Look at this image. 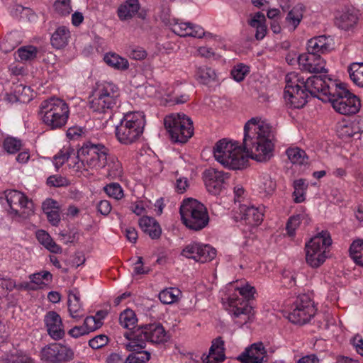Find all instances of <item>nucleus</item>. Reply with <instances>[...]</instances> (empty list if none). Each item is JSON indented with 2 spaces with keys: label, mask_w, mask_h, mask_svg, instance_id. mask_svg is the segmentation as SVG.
I'll list each match as a JSON object with an SVG mask.
<instances>
[{
  "label": "nucleus",
  "mask_w": 363,
  "mask_h": 363,
  "mask_svg": "<svg viewBox=\"0 0 363 363\" xmlns=\"http://www.w3.org/2000/svg\"><path fill=\"white\" fill-rule=\"evenodd\" d=\"M272 127L257 118L249 120L244 127L242 146L236 141L222 139L213 147L217 162L230 169H242L247 167L249 157L257 162H267L274 155Z\"/></svg>",
  "instance_id": "nucleus-1"
},
{
  "label": "nucleus",
  "mask_w": 363,
  "mask_h": 363,
  "mask_svg": "<svg viewBox=\"0 0 363 363\" xmlns=\"http://www.w3.org/2000/svg\"><path fill=\"white\" fill-rule=\"evenodd\" d=\"M108 149L101 144L86 143L77 152V155L72 159L69 166L76 172L84 173L98 171L106 167Z\"/></svg>",
  "instance_id": "nucleus-2"
},
{
  "label": "nucleus",
  "mask_w": 363,
  "mask_h": 363,
  "mask_svg": "<svg viewBox=\"0 0 363 363\" xmlns=\"http://www.w3.org/2000/svg\"><path fill=\"white\" fill-rule=\"evenodd\" d=\"M69 106L63 99L50 97L39 106V117L45 126L52 130L64 128L69 118Z\"/></svg>",
  "instance_id": "nucleus-3"
},
{
  "label": "nucleus",
  "mask_w": 363,
  "mask_h": 363,
  "mask_svg": "<svg viewBox=\"0 0 363 363\" xmlns=\"http://www.w3.org/2000/svg\"><path fill=\"white\" fill-rule=\"evenodd\" d=\"M145 125V118L142 112L125 113L116 126L115 135L122 145L135 143L142 136Z\"/></svg>",
  "instance_id": "nucleus-4"
},
{
  "label": "nucleus",
  "mask_w": 363,
  "mask_h": 363,
  "mask_svg": "<svg viewBox=\"0 0 363 363\" xmlns=\"http://www.w3.org/2000/svg\"><path fill=\"white\" fill-rule=\"evenodd\" d=\"M121 90L111 82L97 84L89 101L90 108L98 113H106L113 110L120 103Z\"/></svg>",
  "instance_id": "nucleus-5"
},
{
  "label": "nucleus",
  "mask_w": 363,
  "mask_h": 363,
  "mask_svg": "<svg viewBox=\"0 0 363 363\" xmlns=\"http://www.w3.org/2000/svg\"><path fill=\"white\" fill-rule=\"evenodd\" d=\"M125 337L129 340V342L125 344V347L130 351H138L145 348L147 341L161 344L169 339L166 330L160 323L145 325L138 329L132 335L131 338L128 333L125 334Z\"/></svg>",
  "instance_id": "nucleus-6"
},
{
  "label": "nucleus",
  "mask_w": 363,
  "mask_h": 363,
  "mask_svg": "<svg viewBox=\"0 0 363 363\" xmlns=\"http://www.w3.org/2000/svg\"><path fill=\"white\" fill-rule=\"evenodd\" d=\"M182 223L188 228L199 231L209 223V216L206 206L194 199H184L180 206Z\"/></svg>",
  "instance_id": "nucleus-7"
},
{
  "label": "nucleus",
  "mask_w": 363,
  "mask_h": 363,
  "mask_svg": "<svg viewBox=\"0 0 363 363\" xmlns=\"http://www.w3.org/2000/svg\"><path fill=\"white\" fill-rule=\"evenodd\" d=\"M329 89L331 97L327 102L331 103L336 112L342 115H352L359 111L360 101L346 89L344 84H331Z\"/></svg>",
  "instance_id": "nucleus-8"
},
{
  "label": "nucleus",
  "mask_w": 363,
  "mask_h": 363,
  "mask_svg": "<svg viewBox=\"0 0 363 363\" xmlns=\"http://www.w3.org/2000/svg\"><path fill=\"white\" fill-rule=\"evenodd\" d=\"M332 244L330 235L322 231L311 238L305 245L306 263L313 268H318L326 260L327 250Z\"/></svg>",
  "instance_id": "nucleus-9"
},
{
  "label": "nucleus",
  "mask_w": 363,
  "mask_h": 363,
  "mask_svg": "<svg viewBox=\"0 0 363 363\" xmlns=\"http://www.w3.org/2000/svg\"><path fill=\"white\" fill-rule=\"evenodd\" d=\"M164 127L175 143H186L194 134L192 121L182 113H172L164 120Z\"/></svg>",
  "instance_id": "nucleus-10"
},
{
  "label": "nucleus",
  "mask_w": 363,
  "mask_h": 363,
  "mask_svg": "<svg viewBox=\"0 0 363 363\" xmlns=\"http://www.w3.org/2000/svg\"><path fill=\"white\" fill-rule=\"evenodd\" d=\"M284 99L292 108H301L307 103L308 91L304 88V79L296 72L286 76Z\"/></svg>",
  "instance_id": "nucleus-11"
},
{
  "label": "nucleus",
  "mask_w": 363,
  "mask_h": 363,
  "mask_svg": "<svg viewBox=\"0 0 363 363\" xmlns=\"http://www.w3.org/2000/svg\"><path fill=\"white\" fill-rule=\"evenodd\" d=\"M235 289L242 298H240L237 294H233L228 298L230 313L236 318H242L243 323H247L253 314L247 300L253 296L255 289L249 284L238 286Z\"/></svg>",
  "instance_id": "nucleus-12"
},
{
  "label": "nucleus",
  "mask_w": 363,
  "mask_h": 363,
  "mask_svg": "<svg viewBox=\"0 0 363 363\" xmlns=\"http://www.w3.org/2000/svg\"><path fill=\"white\" fill-rule=\"evenodd\" d=\"M315 311L316 309L311 298L307 295H301L294 302L288 318L293 323L303 325L314 316Z\"/></svg>",
  "instance_id": "nucleus-13"
},
{
  "label": "nucleus",
  "mask_w": 363,
  "mask_h": 363,
  "mask_svg": "<svg viewBox=\"0 0 363 363\" xmlns=\"http://www.w3.org/2000/svg\"><path fill=\"white\" fill-rule=\"evenodd\" d=\"M6 198L10 207L11 213L22 218H27L33 213V203L22 192L10 190L6 192Z\"/></svg>",
  "instance_id": "nucleus-14"
},
{
  "label": "nucleus",
  "mask_w": 363,
  "mask_h": 363,
  "mask_svg": "<svg viewBox=\"0 0 363 363\" xmlns=\"http://www.w3.org/2000/svg\"><path fill=\"white\" fill-rule=\"evenodd\" d=\"M336 81L329 77L312 76L308 77L306 81L304 80V88L308 90L311 95L315 96L324 102H327L331 97L330 87L331 84L337 85Z\"/></svg>",
  "instance_id": "nucleus-15"
},
{
  "label": "nucleus",
  "mask_w": 363,
  "mask_h": 363,
  "mask_svg": "<svg viewBox=\"0 0 363 363\" xmlns=\"http://www.w3.org/2000/svg\"><path fill=\"white\" fill-rule=\"evenodd\" d=\"M74 357L73 350L67 345L52 343L44 347L40 352L41 360L46 363H62Z\"/></svg>",
  "instance_id": "nucleus-16"
},
{
  "label": "nucleus",
  "mask_w": 363,
  "mask_h": 363,
  "mask_svg": "<svg viewBox=\"0 0 363 363\" xmlns=\"http://www.w3.org/2000/svg\"><path fill=\"white\" fill-rule=\"evenodd\" d=\"M181 255L188 259L204 263L214 259L216 251L209 245L192 242L183 248Z\"/></svg>",
  "instance_id": "nucleus-17"
},
{
  "label": "nucleus",
  "mask_w": 363,
  "mask_h": 363,
  "mask_svg": "<svg viewBox=\"0 0 363 363\" xmlns=\"http://www.w3.org/2000/svg\"><path fill=\"white\" fill-rule=\"evenodd\" d=\"M228 178L227 173L213 168L208 169L203 173V181L207 191L214 195L220 194Z\"/></svg>",
  "instance_id": "nucleus-18"
},
{
  "label": "nucleus",
  "mask_w": 363,
  "mask_h": 363,
  "mask_svg": "<svg viewBox=\"0 0 363 363\" xmlns=\"http://www.w3.org/2000/svg\"><path fill=\"white\" fill-rule=\"evenodd\" d=\"M298 65L301 70L309 73H327L326 62L319 55L307 52L298 57Z\"/></svg>",
  "instance_id": "nucleus-19"
},
{
  "label": "nucleus",
  "mask_w": 363,
  "mask_h": 363,
  "mask_svg": "<svg viewBox=\"0 0 363 363\" xmlns=\"http://www.w3.org/2000/svg\"><path fill=\"white\" fill-rule=\"evenodd\" d=\"M241 363H264L267 362V350L261 342L252 344L238 357Z\"/></svg>",
  "instance_id": "nucleus-20"
},
{
  "label": "nucleus",
  "mask_w": 363,
  "mask_h": 363,
  "mask_svg": "<svg viewBox=\"0 0 363 363\" xmlns=\"http://www.w3.org/2000/svg\"><path fill=\"white\" fill-rule=\"evenodd\" d=\"M48 334L55 340L62 339L65 335L62 320L55 311L46 313L43 319Z\"/></svg>",
  "instance_id": "nucleus-21"
},
{
  "label": "nucleus",
  "mask_w": 363,
  "mask_h": 363,
  "mask_svg": "<svg viewBox=\"0 0 363 363\" xmlns=\"http://www.w3.org/2000/svg\"><path fill=\"white\" fill-rule=\"evenodd\" d=\"M172 30L181 37L191 36L201 38L205 35L203 28L196 24L176 20L171 26Z\"/></svg>",
  "instance_id": "nucleus-22"
},
{
  "label": "nucleus",
  "mask_w": 363,
  "mask_h": 363,
  "mask_svg": "<svg viewBox=\"0 0 363 363\" xmlns=\"http://www.w3.org/2000/svg\"><path fill=\"white\" fill-rule=\"evenodd\" d=\"M240 219L250 225H259L264 216V208L255 206L240 205L239 208Z\"/></svg>",
  "instance_id": "nucleus-23"
},
{
  "label": "nucleus",
  "mask_w": 363,
  "mask_h": 363,
  "mask_svg": "<svg viewBox=\"0 0 363 363\" xmlns=\"http://www.w3.org/2000/svg\"><path fill=\"white\" fill-rule=\"evenodd\" d=\"M333 40L325 35L311 38L307 43L308 52L314 55L325 54L333 49Z\"/></svg>",
  "instance_id": "nucleus-24"
},
{
  "label": "nucleus",
  "mask_w": 363,
  "mask_h": 363,
  "mask_svg": "<svg viewBox=\"0 0 363 363\" xmlns=\"http://www.w3.org/2000/svg\"><path fill=\"white\" fill-rule=\"evenodd\" d=\"M225 359L224 341L220 337L212 342L208 354L203 356V363H220Z\"/></svg>",
  "instance_id": "nucleus-25"
},
{
  "label": "nucleus",
  "mask_w": 363,
  "mask_h": 363,
  "mask_svg": "<svg viewBox=\"0 0 363 363\" xmlns=\"http://www.w3.org/2000/svg\"><path fill=\"white\" fill-rule=\"evenodd\" d=\"M68 311L69 315L77 320L83 317L82 303L80 301V294L77 289L74 288L68 291Z\"/></svg>",
  "instance_id": "nucleus-26"
},
{
  "label": "nucleus",
  "mask_w": 363,
  "mask_h": 363,
  "mask_svg": "<svg viewBox=\"0 0 363 363\" xmlns=\"http://www.w3.org/2000/svg\"><path fill=\"white\" fill-rule=\"evenodd\" d=\"M139 225L144 233L152 239H157L162 233L159 223L153 218L144 216L139 220Z\"/></svg>",
  "instance_id": "nucleus-27"
},
{
  "label": "nucleus",
  "mask_w": 363,
  "mask_h": 363,
  "mask_svg": "<svg viewBox=\"0 0 363 363\" xmlns=\"http://www.w3.org/2000/svg\"><path fill=\"white\" fill-rule=\"evenodd\" d=\"M303 14V9L301 5H296L293 7L287 13L285 18V27L289 31H294L300 24Z\"/></svg>",
  "instance_id": "nucleus-28"
},
{
  "label": "nucleus",
  "mask_w": 363,
  "mask_h": 363,
  "mask_svg": "<svg viewBox=\"0 0 363 363\" xmlns=\"http://www.w3.org/2000/svg\"><path fill=\"white\" fill-rule=\"evenodd\" d=\"M70 32L69 29L65 26H60L51 36V45L56 49L63 48L68 44Z\"/></svg>",
  "instance_id": "nucleus-29"
},
{
  "label": "nucleus",
  "mask_w": 363,
  "mask_h": 363,
  "mask_svg": "<svg viewBox=\"0 0 363 363\" xmlns=\"http://www.w3.org/2000/svg\"><path fill=\"white\" fill-rule=\"evenodd\" d=\"M265 16L261 12H257L249 20V25L256 30L255 38L262 40L266 35L267 26Z\"/></svg>",
  "instance_id": "nucleus-30"
},
{
  "label": "nucleus",
  "mask_w": 363,
  "mask_h": 363,
  "mask_svg": "<svg viewBox=\"0 0 363 363\" xmlns=\"http://www.w3.org/2000/svg\"><path fill=\"white\" fill-rule=\"evenodd\" d=\"M140 9L138 0H127L118 9V17L121 20H127L133 17Z\"/></svg>",
  "instance_id": "nucleus-31"
},
{
  "label": "nucleus",
  "mask_w": 363,
  "mask_h": 363,
  "mask_svg": "<svg viewBox=\"0 0 363 363\" xmlns=\"http://www.w3.org/2000/svg\"><path fill=\"white\" fill-rule=\"evenodd\" d=\"M259 193L264 197L273 194L276 189V182L267 174H263L259 177L258 182Z\"/></svg>",
  "instance_id": "nucleus-32"
},
{
  "label": "nucleus",
  "mask_w": 363,
  "mask_h": 363,
  "mask_svg": "<svg viewBox=\"0 0 363 363\" xmlns=\"http://www.w3.org/2000/svg\"><path fill=\"white\" fill-rule=\"evenodd\" d=\"M104 60L108 66L118 70H126L129 67L128 60L115 52L106 53Z\"/></svg>",
  "instance_id": "nucleus-33"
},
{
  "label": "nucleus",
  "mask_w": 363,
  "mask_h": 363,
  "mask_svg": "<svg viewBox=\"0 0 363 363\" xmlns=\"http://www.w3.org/2000/svg\"><path fill=\"white\" fill-rule=\"evenodd\" d=\"M196 80L203 84H209L217 79V74L214 69L206 66L197 67L195 72Z\"/></svg>",
  "instance_id": "nucleus-34"
},
{
  "label": "nucleus",
  "mask_w": 363,
  "mask_h": 363,
  "mask_svg": "<svg viewBox=\"0 0 363 363\" xmlns=\"http://www.w3.org/2000/svg\"><path fill=\"white\" fill-rule=\"evenodd\" d=\"M36 238L38 242L50 252L55 254L62 252V247L53 241L50 235L45 230L37 231Z\"/></svg>",
  "instance_id": "nucleus-35"
},
{
  "label": "nucleus",
  "mask_w": 363,
  "mask_h": 363,
  "mask_svg": "<svg viewBox=\"0 0 363 363\" xmlns=\"http://www.w3.org/2000/svg\"><path fill=\"white\" fill-rule=\"evenodd\" d=\"M357 21V17L353 12L347 11L336 17V24L342 29L348 30L354 26Z\"/></svg>",
  "instance_id": "nucleus-36"
},
{
  "label": "nucleus",
  "mask_w": 363,
  "mask_h": 363,
  "mask_svg": "<svg viewBox=\"0 0 363 363\" xmlns=\"http://www.w3.org/2000/svg\"><path fill=\"white\" fill-rule=\"evenodd\" d=\"M29 279L31 284L36 285V289H43L52 281V275L48 271H42L30 274Z\"/></svg>",
  "instance_id": "nucleus-37"
},
{
  "label": "nucleus",
  "mask_w": 363,
  "mask_h": 363,
  "mask_svg": "<svg viewBox=\"0 0 363 363\" xmlns=\"http://www.w3.org/2000/svg\"><path fill=\"white\" fill-rule=\"evenodd\" d=\"M337 132L340 138H350L359 133L357 124L342 121L337 124Z\"/></svg>",
  "instance_id": "nucleus-38"
},
{
  "label": "nucleus",
  "mask_w": 363,
  "mask_h": 363,
  "mask_svg": "<svg viewBox=\"0 0 363 363\" xmlns=\"http://www.w3.org/2000/svg\"><path fill=\"white\" fill-rule=\"evenodd\" d=\"M181 294L177 288H168L160 291L159 299L164 304H172L179 301Z\"/></svg>",
  "instance_id": "nucleus-39"
},
{
  "label": "nucleus",
  "mask_w": 363,
  "mask_h": 363,
  "mask_svg": "<svg viewBox=\"0 0 363 363\" xmlns=\"http://www.w3.org/2000/svg\"><path fill=\"white\" fill-rule=\"evenodd\" d=\"M137 321L136 315L131 309H125L120 314L119 323L124 328L129 330L134 328Z\"/></svg>",
  "instance_id": "nucleus-40"
},
{
  "label": "nucleus",
  "mask_w": 363,
  "mask_h": 363,
  "mask_svg": "<svg viewBox=\"0 0 363 363\" xmlns=\"http://www.w3.org/2000/svg\"><path fill=\"white\" fill-rule=\"evenodd\" d=\"M108 177L112 179L121 177L123 174V168L121 162L115 157H107L106 164Z\"/></svg>",
  "instance_id": "nucleus-41"
},
{
  "label": "nucleus",
  "mask_w": 363,
  "mask_h": 363,
  "mask_svg": "<svg viewBox=\"0 0 363 363\" xmlns=\"http://www.w3.org/2000/svg\"><path fill=\"white\" fill-rule=\"evenodd\" d=\"M286 153L293 164H303L307 162L308 157L305 151L298 147L288 148Z\"/></svg>",
  "instance_id": "nucleus-42"
},
{
  "label": "nucleus",
  "mask_w": 363,
  "mask_h": 363,
  "mask_svg": "<svg viewBox=\"0 0 363 363\" xmlns=\"http://www.w3.org/2000/svg\"><path fill=\"white\" fill-rule=\"evenodd\" d=\"M1 363H34L26 354L17 351L6 354L1 358Z\"/></svg>",
  "instance_id": "nucleus-43"
},
{
  "label": "nucleus",
  "mask_w": 363,
  "mask_h": 363,
  "mask_svg": "<svg viewBox=\"0 0 363 363\" xmlns=\"http://www.w3.org/2000/svg\"><path fill=\"white\" fill-rule=\"evenodd\" d=\"M350 77L359 86L363 87V63H353L348 68Z\"/></svg>",
  "instance_id": "nucleus-44"
},
{
  "label": "nucleus",
  "mask_w": 363,
  "mask_h": 363,
  "mask_svg": "<svg viewBox=\"0 0 363 363\" xmlns=\"http://www.w3.org/2000/svg\"><path fill=\"white\" fill-rule=\"evenodd\" d=\"M351 258L358 265L363 267V240H357L350 247Z\"/></svg>",
  "instance_id": "nucleus-45"
},
{
  "label": "nucleus",
  "mask_w": 363,
  "mask_h": 363,
  "mask_svg": "<svg viewBox=\"0 0 363 363\" xmlns=\"http://www.w3.org/2000/svg\"><path fill=\"white\" fill-rule=\"evenodd\" d=\"M307 188V185L305 184V181L303 179H298L294 181V201L296 203H301L303 202L306 197V190Z\"/></svg>",
  "instance_id": "nucleus-46"
},
{
  "label": "nucleus",
  "mask_w": 363,
  "mask_h": 363,
  "mask_svg": "<svg viewBox=\"0 0 363 363\" xmlns=\"http://www.w3.org/2000/svg\"><path fill=\"white\" fill-rule=\"evenodd\" d=\"M306 218V216L305 214H298L291 216L286 226L288 235L294 236L296 233V230L299 227L301 221Z\"/></svg>",
  "instance_id": "nucleus-47"
},
{
  "label": "nucleus",
  "mask_w": 363,
  "mask_h": 363,
  "mask_svg": "<svg viewBox=\"0 0 363 363\" xmlns=\"http://www.w3.org/2000/svg\"><path fill=\"white\" fill-rule=\"evenodd\" d=\"M104 191L109 197L120 200L124 196L123 190L118 183H110L104 187Z\"/></svg>",
  "instance_id": "nucleus-48"
},
{
  "label": "nucleus",
  "mask_w": 363,
  "mask_h": 363,
  "mask_svg": "<svg viewBox=\"0 0 363 363\" xmlns=\"http://www.w3.org/2000/svg\"><path fill=\"white\" fill-rule=\"evenodd\" d=\"M18 58L21 61L32 60L37 56V48L34 46H24L17 51Z\"/></svg>",
  "instance_id": "nucleus-49"
},
{
  "label": "nucleus",
  "mask_w": 363,
  "mask_h": 363,
  "mask_svg": "<svg viewBox=\"0 0 363 363\" xmlns=\"http://www.w3.org/2000/svg\"><path fill=\"white\" fill-rule=\"evenodd\" d=\"M150 358V354L147 351H138L128 355L125 363H146Z\"/></svg>",
  "instance_id": "nucleus-50"
},
{
  "label": "nucleus",
  "mask_w": 363,
  "mask_h": 363,
  "mask_svg": "<svg viewBox=\"0 0 363 363\" xmlns=\"http://www.w3.org/2000/svg\"><path fill=\"white\" fill-rule=\"evenodd\" d=\"M72 152L70 148H63L53 157L52 162L56 169H58L68 160Z\"/></svg>",
  "instance_id": "nucleus-51"
},
{
  "label": "nucleus",
  "mask_w": 363,
  "mask_h": 363,
  "mask_svg": "<svg viewBox=\"0 0 363 363\" xmlns=\"http://www.w3.org/2000/svg\"><path fill=\"white\" fill-rule=\"evenodd\" d=\"M4 150L9 154L17 152L21 147V141L13 137H7L3 143Z\"/></svg>",
  "instance_id": "nucleus-52"
},
{
  "label": "nucleus",
  "mask_w": 363,
  "mask_h": 363,
  "mask_svg": "<svg viewBox=\"0 0 363 363\" xmlns=\"http://www.w3.org/2000/svg\"><path fill=\"white\" fill-rule=\"evenodd\" d=\"M249 72V67L243 64L235 65L231 71V76L236 82H242Z\"/></svg>",
  "instance_id": "nucleus-53"
},
{
  "label": "nucleus",
  "mask_w": 363,
  "mask_h": 363,
  "mask_svg": "<svg viewBox=\"0 0 363 363\" xmlns=\"http://www.w3.org/2000/svg\"><path fill=\"white\" fill-rule=\"evenodd\" d=\"M54 7L55 11L62 16L68 15L72 11L69 0H56Z\"/></svg>",
  "instance_id": "nucleus-54"
},
{
  "label": "nucleus",
  "mask_w": 363,
  "mask_h": 363,
  "mask_svg": "<svg viewBox=\"0 0 363 363\" xmlns=\"http://www.w3.org/2000/svg\"><path fill=\"white\" fill-rule=\"evenodd\" d=\"M89 334L96 330L100 328L103 325V322L100 318L97 319L96 317L87 316L83 323Z\"/></svg>",
  "instance_id": "nucleus-55"
},
{
  "label": "nucleus",
  "mask_w": 363,
  "mask_h": 363,
  "mask_svg": "<svg viewBox=\"0 0 363 363\" xmlns=\"http://www.w3.org/2000/svg\"><path fill=\"white\" fill-rule=\"evenodd\" d=\"M47 184L50 186L61 187L67 186L69 181L60 175H53L48 178Z\"/></svg>",
  "instance_id": "nucleus-56"
},
{
  "label": "nucleus",
  "mask_w": 363,
  "mask_h": 363,
  "mask_svg": "<svg viewBox=\"0 0 363 363\" xmlns=\"http://www.w3.org/2000/svg\"><path fill=\"white\" fill-rule=\"evenodd\" d=\"M16 287V283L11 279L4 278L0 276V294L4 295L7 291H12Z\"/></svg>",
  "instance_id": "nucleus-57"
},
{
  "label": "nucleus",
  "mask_w": 363,
  "mask_h": 363,
  "mask_svg": "<svg viewBox=\"0 0 363 363\" xmlns=\"http://www.w3.org/2000/svg\"><path fill=\"white\" fill-rule=\"evenodd\" d=\"M108 342V337L104 335H99L89 341V345L93 349H99L106 345Z\"/></svg>",
  "instance_id": "nucleus-58"
},
{
  "label": "nucleus",
  "mask_w": 363,
  "mask_h": 363,
  "mask_svg": "<svg viewBox=\"0 0 363 363\" xmlns=\"http://www.w3.org/2000/svg\"><path fill=\"white\" fill-rule=\"evenodd\" d=\"M68 334L74 338H78L81 336L88 335L89 333L83 324L82 325L74 326L71 328L68 331Z\"/></svg>",
  "instance_id": "nucleus-59"
},
{
  "label": "nucleus",
  "mask_w": 363,
  "mask_h": 363,
  "mask_svg": "<svg viewBox=\"0 0 363 363\" xmlns=\"http://www.w3.org/2000/svg\"><path fill=\"white\" fill-rule=\"evenodd\" d=\"M189 186V181L186 177H179L176 180L175 189L179 194H183L186 191Z\"/></svg>",
  "instance_id": "nucleus-60"
},
{
  "label": "nucleus",
  "mask_w": 363,
  "mask_h": 363,
  "mask_svg": "<svg viewBox=\"0 0 363 363\" xmlns=\"http://www.w3.org/2000/svg\"><path fill=\"white\" fill-rule=\"evenodd\" d=\"M43 212L47 213L48 211H52L59 208L57 206V202L52 199H47L43 203L42 206Z\"/></svg>",
  "instance_id": "nucleus-61"
},
{
  "label": "nucleus",
  "mask_w": 363,
  "mask_h": 363,
  "mask_svg": "<svg viewBox=\"0 0 363 363\" xmlns=\"http://www.w3.org/2000/svg\"><path fill=\"white\" fill-rule=\"evenodd\" d=\"M129 55L132 59H134L135 60H141L146 57L147 52L142 48H137L133 49L130 51Z\"/></svg>",
  "instance_id": "nucleus-62"
},
{
  "label": "nucleus",
  "mask_w": 363,
  "mask_h": 363,
  "mask_svg": "<svg viewBox=\"0 0 363 363\" xmlns=\"http://www.w3.org/2000/svg\"><path fill=\"white\" fill-rule=\"evenodd\" d=\"M45 214L47 216L48 220L52 225H57L60 221L59 208L52 211H48Z\"/></svg>",
  "instance_id": "nucleus-63"
},
{
  "label": "nucleus",
  "mask_w": 363,
  "mask_h": 363,
  "mask_svg": "<svg viewBox=\"0 0 363 363\" xmlns=\"http://www.w3.org/2000/svg\"><path fill=\"white\" fill-rule=\"evenodd\" d=\"M111 203L107 200L101 201L98 204V211L102 215L107 216L111 211Z\"/></svg>",
  "instance_id": "nucleus-64"
}]
</instances>
